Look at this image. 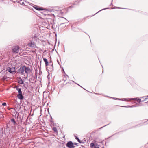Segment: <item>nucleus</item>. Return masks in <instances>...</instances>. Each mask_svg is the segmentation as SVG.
I'll list each match as a JSON object with an SVG mask.
<instances>
[{
    "instance_id": "nucleus-1",
    "label": "nucleus",
    "mask_w": 148,
    "mask_h": 148,
    "mask_svg": "<svg viewBox=\"0 0 148 148\" xmlns=\"http://www.w3.org/2000/svg\"><path fill=\"white\" fill-rule=\"evenodd\" d=\"M19 51V48L18 46H14L12 48V52L14 53H18Z\"/></svg>"
},
{
    "instance_id": "nucleus-2",
    "label": "nucleus",
    "mask_w": 148,
    "mask_h": 148,
    "mask_svg": "<svg viewBox=\"0 0 148 148\" xmlns=\"http://www.w3.org/2000/svg\"><path fill=\"white\" fill-rule=\"evenodd\" d=\"M28 46L31 47L32 49H34L35 48H37L36 44L34 42L31 41L30 42L27 44Z\"/></svg>"
},
{
    "instance_id": "nucleus-3",
    "label": "nucleus",
    "mask_w": 148,
    "mask_h": 148,
    "mask_svg": "<svg viewBox=\"0 0 148 148\" xmlns=\"http://www.w3.org/2000/svg\"><path fill=\"white\" fill-rule=\"evenodd\" d=\"M25 67V66H24L22 67H20L18 70V71L19 73L21 74L22 75H25V72H24V68Z\"/></svg>"
},
{
    "instance_id": "nucleus-4",
    "label": "nucleus",
    "mask_w": 148,
    "mask_h": 148,
    "mask_svg": "<svg viewBox=\"0 0 148 148\" xmlns=\"http://www.w3.org/2000/svg\"><path fill=\"white\" fill-rule=\"evenodd\" d=\"M137 99V98H128V99H125V98H123V99H119V98H117V100H122V101H130L132 100H136Z\"/></svg>"
},
{
    "instance_id": "nucleus-5",
    "label": "nucleus",
    "mask_w": 148,
    "mask_h": 148,
    "mask_svg": "<svg viewBox=\"0 0 148 148\" xmlns=\"http://www.w3.org/2000/svg\"><path fill=\"white\" fill-rule=\"evenodd\" d=\"M66 146L69 148H74L75 147L73 143L71 141L68 142L66 144Z\"/></svg>"
},
{
    "instance_id": "nucleus-6",
    "label": "nucleus",
    "mask_w": 148,
    "mask_h": 148,
    "mask_svg": "<svg viewBox=\"0 0 148 148\" xmlns=\"http://www.w3.org/2000/svg\"><path fill=\"white\" fill-rule=\"evenodd\" d=\"M24 72H25V73L27 74H29L30 73L31 70L30 69L29 67H26L25 66V67L24 68Z\"/></svg>"
},
{
    "instance_id": "nucleus-7",
    "label": "nucleus",
    "mask_w": 148,
    "mask_h": 148,
    "mask_svg": "<svg viewBox=\"0 0 148 148\" xmlns=\"http://www.w3.org/2000/svg\"><path fill=\"white\" fill-rule=\"evenodd\" d=\"M90 146L91 148H99L98 145H95L93 143H91L90 144Z\"/></svg>"
},
{
    "instance_id": "nucleus-8",
    "label": "nucleus",
    "mask_w": 148,
    "mask_h": 148,
    "mask_svg": "<svg viewBox=\"0 0 148 148\" xmlns=\"http://www.w3.org/2000/svg\"><path fill=\"white\" fill-rule=\"evenodd\" d=\"M8 71L11 73H13V72L15 71V69L13 67L10 68V67L9 68V69H8Z\"/></svg>"
},
{
    "instance_id": "nucleus-9",
    "label": "nucleus",
    "mask_w": 148,
    "mask_h": 148,
    "mask_svg": "<svg viewBox=\"0 0 148 148\" xmlns=\"http://www.w3.org/2000/svg\"><path fill=\"white\" fill-rule=\"evenodd\" d=\"M17 97L19 99L21 100L23 99L24 98V96L22 95V93L21 94H18L17 95Z\"/></svg>"
},
{
    "instance_id": "nucleus-10",
    "label": "nucleus",
    "mask_w": 148,
    "mask_h": 148,
    "mask_svg": "<svg viewBox=\"0 0 148 148\" xmlns=\"http://www.w3.org/2000/svg\"><path fill=\"white\" fill-rule=\"evenodd\" d=\"M45 63V66H47L48 65V61L47 60L46 58H44L43 59Z\"/></svg>"
},
{
    "instance_id": "nucleus-11",
    "label": "nucleus",
    "mask_w": 148,
    "mask_h": 148,
    "mask_svg": "<svg viewBox=\"0 0 148 148\" xmlns=\"http://www.w3.org/2000/svg\"><path fill=\"white\" fill-rule=\"evenodd\" d=\"M16 89L17 90L18 92V94H21L22 93V91H21V89L18 88V87L17 86L16 87Z\"/></svg>"
},
{
    "instance_id": "nucleus-12",
    "label": "nucleus",
    "mask_w": 148,
    "mask_h": 148,
    "mask_svg": "<svg viewBox=\"0 0 148 148\" xmlns=\"http://www.w3.org/2000/svg\"><path fill=\"white\" fill-rule=\"evenodd\" d=\"M67 77H68V76L66 74L63 77V80L64 81H66L67 79Z\"/></svg>"
},
{
    "instance_id": "nucleus-13",
    "label": "nucleus",
    "mask_w": 148,
    "mask_h": 148,
    "mask_svg": "<svg viewBox=\"0 0 148 148\" xmlns=\"http://www.w3.org/2000/svg\"><path fill=\"white\" fill-rule=\"evenodd\" d=\"M17 2L21 5H23L24 4V2L22 0H18Z\"/></svg>"
},
{
    "instance_id": "nucleus-14",
    "label": "nucleus",
    "mask_w": 148,
    "mask_h": 148,
    "mask_svg": "<svg viewBox=\"0 0 148 148\" xmlns=\"http://www.w3.org/2000/svg\"><path fill=\"white\" fill-rule=\"evenodd\" d=\"M11 121L12 122H13V123H14V125H16L17 123H16V121H15V119L14 118H12L11 119Z\"/></svg>"
},
{
    "instance_id": "nucleus-15",
    "label": "nucleus",
    "mask_w": 148,
    "mask_h": 148,
    "mask_svg": "<svg viewBox=\"0 0 148 148\" xmlns=\"http://www.w3.org/2000/svg\"><path fill=\"white\" fill-rule=\"evenodd\" d=\"M34 8L35 9L37 10H43L42 8L37 7H34Z\"/></svg>"
},
{
    "instance_id": "nucleus-16",
    "label": "nucleus",
    "mask_w": 148,
    "mask_h": 148,
    "mask_svg": "<svg viewBox=\"0 0 148 148\" xmlns=\"http://www.w3.org/2000/svg\"><path fill=\"white\" fill-rule=\"evenodd\" d=\"M144 97H146V98H145V99L144 100L142 101L143 102H144V101H146L147 99H148V95L147 96H145L142 97L141 98H144Z\"/></svg>"
},
{
    "instance_id": "nucleus-17",
    "label": "nucleus",
    "mask_w": 148,
    "mask_h": 148,
    "mask_svg": "<svg viewBox=\"0 0 148 148\" xmlns=\"http://www.w3.org/2000/svg\"><path fill=\"white\" fill-rule=\"evenodd\" d=\"M18 83L21 84H22L23 83V82L22 79H21L19 81Z\"/></svg>"
},
{
    "instance_id": "nucleus-18",
    "label": "nucleus",
    "mask_w": 148,
    "mask_h": 148,
    "mask_svg": "<svg viewBox=\"0 0 148 148\" xmlns=\"http://www.w3.org/2000/svg\"><path fill=\"white\" fill-rule=\"evenodd\" d=\"M53 130L54 131V132H57L58 131H57V130L56 129V128L55 127H54L53 128Z\"/></svg>"
},
{
    "instance_id": "nucleus-19",
    "label": "nucleus",
    "mask_w": 148,
    "mask_h": 148,
    "mask_svg": "<svg viewBox=\"0 0 148 148\" xmlns=\"http://www.w3.org/2000/svg\"><path fill=\"white\" fill-rule=\"evenodd\" d=\"M104 8V9H102V10H100V11H99L98 12H97V13L98 12H100V11H101V10H105V9H110V8ZM97 13H96L95 14H96Z\"/></svg>"
},
{
    "instance_id": "nucleus-20",
    "label": "nucleus",
    "mask_w": 148,
    "mask_h": 148,
    "mask_svg": "<svg viewBox=\"0 0 148 148\" xmlns=\"http://www.w3.org/2000/svg\"><path fill=\"white\" fill-rule=\"evenodd\" d=\"M75 139H77L79 142H80V140L77 137H76Z\"/></svg>"
},
{
    "instance_id": "nucleus-21",
    "label": "nucleus",
    "mask_w": 148,
    "mask_h": 148,
    "mask_svg": "<svg viewBox=\"0 0 148 148\" xmlns=\"http://www.w3.org/2000/svg\"><path fill=\"white\" fill-rule=\"evenodd\" d=\"M141 99H138V100H137V102H138V103H140V102H141Z\"/></svg>"
},
{
    "instance_id": "nucleus-22",
    "label": "nucleus",
    "mask_w": 148,
    "mask_h": 148,
    "mask_svg": "<svg viewBox=\"0 0 148 148\" xmlns=\"http://www.w3.org/2000/svg\"><path fill=\"white\" fill-rule=\"evenodd\" d=\"M134 107V106L132 105V106H129V107L124 106V107H131V108H132V107Z\"/></svg>"
},
{
    "instance_id": "nucleus-23",
    "label": "nucleus",
    "mask_w": 148,
    "mask_h": 148,
    "mask_svg": "<svg viewBox=\"0 0 148 148\" xmlns=\"http://www.w3.org/2000/svg\"><path fill=\"white\" fill-rule=\"evenodd\" d=\"M2 105L3 106H6V103L5 102H4L2 103Z\"/></svg>"
},
{
    "instance_id": "nucleus-24",
    "label": "nucleus",
    "mask_w": 148,
    "mask_h": 148,
    "mask_svg": "<svg viewBox=\"0 0 148 148\" xmlns=\"http://www.w3.org/2000/svg\"><path fill=\"white\" fill-rule=\"evenodd\" d=\"M0 117L1 118H4V116L3 115H1V116H0Z\"/></svg>"
},
{
    "instance_id": "nucleus-25",
    "label": "nucleus",
    "mask_w": 148,
    "mask_h": 148,
    "mask_svg": "<svg viewBox=\"0 0 148 148\" xmlns=\"http://www.w3.org/2000/svg\"><path fill=\"white\" fill-rule=\"evenodd\" d=\"M108 124H107V125H105V126H103V127H101L100 129H101V128H103V127H105V126H107V125H108Z\"/></svg>"
},
{
    "instance_id": "nucleus-26",
    "label": "nucleus",
    "mask_w": 148,
    "mask_h": 148,
    "mask_svg": "<svg viewBox=\"0 0 148 148\" xmlns=\"http://www.w3.org/2000/svg\"><path fill=\"white\" fill-rule=\"evenodd\" d=\"M112 98L114 99H116V100H117V98Z\"/></svg>"
},
{
    "instance_id": "nucleus-27",
    "label": "nucleus",
    "mask_w": 148,
    "mask_h": 148,
    "mask_svg": "<svg viewBox=\"0 0 148 148\" xmlns=\"http://www.w3.org/2000/svg\"><path fill=\"white\" fill-rule=\"evenodd\" d=\"M2 112L1 111H0V114H1L2 113Z\"/></svg>"
},
{
    "instance_id": "nucleus-28",
    "label": "nucleus",
    "mask_w": 148,
    "mask_h": 148,
    "mask_svg": "<svg viewBox=\"0 0 148 148\" xmlns=\"http://www.w3.org/2000/svg\"><path fill=\"white\" fill-rule=\"evenodd\" d=\"M121 8V9L123 8Z\"/></svg>"
},
{
    "instance_id": "nucleus-29",
    "label": "nucleus",
    "mask_w": 148,
    "mask_h": 148,
    "mask_svg": "<svg viewBox=\"0 0 148 148\" xmlns=\"http://www.w3.org/2000/svg\"><path fill=\"white\" fill-rule=\"evenodd\" d=\"M74 144H75V145H76L77 144V143H74Z\"/></svg>"
},
{
    "instance_id": "nucleus-30",
    "label": "nucleus",
    "mask_w": 148,
    "mask_h": 148,
    "mask_svg": "<svg viewBox=\"0 0 148 148\" xmlns=\"http://www.w3.org/2000/svg\"><path fill=\"white\" fill-rule=\"evenodd\" d=\"M64 24V23H61V24H60V25H61V24Z\"/></svg>"
},
{
    "instance_id": "nucleus-31",
    "label": "nucleus",
    "mask_w": 148,
    "mask_h": 148,
    "mask_svg": "<svg viewBox=\"0 0 148 148\" xmlns=\"http://www.w3.org/2000/svg\"><path fill=\"white\" fill-rule=\"evenodd\" d=\"M62 18H64L63 17H62Z\"/></svg>"
},
{
    "instance_id": "nucleus-32",
    "label": "nucleus",
    "mask_w": 148,
    "mask_h": 148,
    "mask_svg": "<svg viewBox=\"0 0 148 148\" xmlns=\"http://www.w3.org/2000/svg\"><path fill=\"white\" fill-rule=\"evenodd\" d=\"M62 18H64L63 17H62Z\"/></svg>"
},
{
    "instance_id": "nucleus-33",
    "label": "nucleus",
    "mask_w": 148,
    "mask_h": 148,
    "mask_svg": "<svg viewBox=\"0 0 148 148\" xmlns=\"http://www.w3.org/2000/svg\"><path fill=\"white\" fill-rule=\"evenodd\" d=\"M62 18H64L63 17H62Z\"/></svg>"
},
{
    "instance_id": "nucleus-34",
    "label": "nucleus",
    "mask_w": 148,
    "mask_h": 148,
    "mask_svg": "<svg viewBox=\"0 0 148 148\" xmlns=\"http://www.w3.org/2000/svg\"><path fill=\"white\" fill-rule=\"evenodd\" d=\"M84 141H86V140H84Z\"/></svg>"
},
{
    "instance_id": "nucleus-35",
    "label": "nucleus",
    "mask_w": 148,
    "mask_h": 148,
    "mask_svg": "<svg viewBox=\"0 0 148 148\" xmlns=\"http://www.w3.org/2000/svg\"><path fill=\"white\" fill-rule=\"evenodd\" d=\"M147 102H148V101H147Z\"/></svg>"
},
{
    "instance_id": "nucleus-36",
    "label": "nucleus",
    "mask_w": 148,
    "mask_h": 148,
    "mask_svg": "<svg viewBox=\"0 0 148 148\" xmlns=\"http://www.w3.org/2000/svg\"><path fill=\"white\" fill-rule=\"evenodd\" d=\"M147 143L148 144V143Z\"/></svg>"
}]
</instances>
